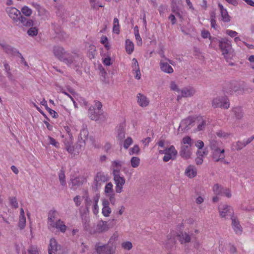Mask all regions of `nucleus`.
I'll list each match as a JSON object with an SVG mask.
<instances>
[{
	"mask_svg": "<svg viewBox=\"0 0 254 254\" xmlns=\"http://www.w3.org/2000/svg\"><path fill=\"white\" fill-rule=\"evenodd\" d=\"M53 53L56 57L59 60L63 62L68 66L73 64L76 67H79V63L82 62L78 55H73L67 53L64 49L60 46H55L53 48Z\"/></svg>",
	"mask_w": 254,
	"mask_h": 254,
	"instance_id": "f257e3e1",
	"label": "nucleus"
},
{
	"mask_svg": "<svg viewBox=\"0 0 254 254\" xmlns=\"http://www.w3.org/2000/svg\"><path fill=\"white\" fill-rule=\"evenodd\" d=\"M188 145H183L181 146L180 154L181 156L185 159H188L190 157L191 152Z\"/></svg>",
	"mask_w": 254,
	"mask_h": 254,
	"instance_id": "aec40b11",
	"label": "nucleus"
},
{
	"mask_svg": "<svg viewBox=\"0 0 254 254\" xmlns=\"http://www.w3.org/2000/svg\"><path fill=\"white\" fill-rule=\"evenodd\" d=\"M183 142L184 144V145H188L189 146H191L192 143H191V139L190 136H186L183 138Z\"/></svg>",
	"mask_w": 254,
	"mask_h": 254,
	"instance_id": "3c124183",
	"label": "nucleus"
},
{
	"mask_svg": "<svg viewBox=\"0 0 254 254\" xmlns=\"http://www.w3.org/2000/svg\"><path fill=\"white\" fill-rule=\"evenodd\" d=\"M7 77H8L9 80L11 82L13 83L15 80L14 77V76L12 75V73L10 72H8L6 73Z\"/></svg>",
	"mask_w": 254,
	"mask_h": 254,
	"instance_id": "69168bd1",
	"label": "nucleus"
},
{
	"mask_svg": "<svg viewBox=\"0 0 254 254\" xmlns=\"http://www.w3.org/2000/svg\"><path fill=\"white\" fill-rule=\"evenodd\" d=\"M109 228L107 222L101 220L97 223L94 229L90 231V233L93 234L103 233L108 231Z\"/></svg>",
	"mask_w": 254,
	"mask_h": 254,
	"instance_id": "9d476101",
	"label": "nucleus"
},
{
	"mask_svg": "<svg viewBox=\"0 0 254 254\" xmlns=\"http://www.w3.org/2000/svg\"><path fill=\"white\" fill-rule=\"evenodd\" d=\"M70 181L71 185L70 189L73 190H75L77 188L83 184L85 180L82 177H75L74 178H71Z\"/></svg>",
	"mask_w": 254,
	"mask_h": 254,
	"instance_id": "dca6fc26",
	"label": "nucleus"
},
{
	"mask_svg": "<svg viewBox=\"0 0 254 254\" xmlns=\"http://www.w3.org/2000/svg\"><path fill=\"white\" fill-rule=\"evenodd\" d=\"M195 122L193 117H189L181 121L179 129L183 131H187L194 126Z\"/></svg>",
	"mask_w": 254,
	"mask_h": 254,
	"instance_id": "39448f33",
	"label": "nucleus"
},
{
	"mask_svg": "<svg viewBox=\"0 0 254 254\" xmlns=\"http://www.w3.org/2000/svg\"><path fill=\"white\" fill-rule=\"evenodd\" d=\"M171 88L174 91H176L179 92L180 90L178 88V85L175 83V82H172L171 83Z\"/></svg>",
	"mask_w": 254,
	"mask_h": 254,
	"instance_id": "0e129e2a",
	"label": "nucleus"
},
{
	"mask_svg": "<svg viewBox=\"0 0 254 254\" xmlns=\"http://www.w3.org/2000/svg\"><path fill=\"white\" fill-rule=\"evenodd\" d=\"M28 35L31 37L37 36L38 33V29L35 25L29 28L27 32Z\"/></svg>",
	"mask_w": 254,
	"mask_h": 254,
	"instance_id": "473e14b6",
	"label": "nucleus"
},
{
	"mask_svg": "<svg viewBox=\"0 0 254 254\" xmlns=\"http://www.w3.org/2000/svg\"><path fill=\"white\" fill-rule=\"evenodd\" d=\"M105 192L107 193H114L113 185L111 183H108L105 186Z\"/></svg>",
	"mask_w": 254,
	"mask_h": 254,
	"instance_id": "c03bdc74",
	"label": "nucleus"
},
{
	"mask_svg": "<svg viewBox=\"0 0 254 254\" xmlns=\"http://www.w3.org/2000/svg\"><path fill=\"white\" fill-rule=\"evenodd\" d=\"M64 143L65 146V148L67 151L69 153H72L73 150H72V135L69 134V136L68 137L66 138L64 141Z\"/></svg>",
	"mask_w": 254,
	"mask_h": 254,
	"instance_id": "4be33fe9",
	"label": "nucleus"
},
{
	"mask_svg": "<svg viewBox=\"0 0 254 254\" xmlns=\"http://www.w3.org/2000/svg\"><path fill=\"white\" fill-rule=\"evenodd\" d=\"M26 224V219L25 217H20L19 221L18 226L20 229H23L25 226Z\"/></svg>",
	"mask_w": 254,
	"mask_h": 254,
	"instance_id": "09e8293b",
	"label": "nucleus"
},
{
	"mask_svg": "<svg viewBox=\"0 0 254 254\" xmlns=\"http://www.w3.org/2000/svg\"><path fill=\"white\" fill-rule=\"evenodd\" d=\"M48 138L49 140V144H51L58 148L60 147L59 142L57 141L54 138L50 136H48Z\"/></svg>",
	"mask_w": 254,
	"mask_h": 254,
	"instance_id": "79ce46f5",
	"label": "nucleus"
},
{
	"mask_svg": "<svg viewBox=\"0 0 254 254\" xmlns=\"http://www.w3.org/2000/svg\"><path fill=\"white\" fill-rule=\"evenodd\" d=\"M132 142V138L130 137H128L124 142V147L127 149Z\"/></svg>",
	"mask_w": 254,
	"mask_h": 254,
	"instance_id": "37998d69",
	"label": "nucleus"
},
{
	"mask_svg": "<svg viewBox=\"0 0 254 254\" xmlns=\"http://www.w3.org/2000/svg\"><path fill=\"white\" fill-rule=\"evenodd\" d=\"M195 146L199 149H200L202 148L204 146V143L201 140H198L197 142L195 143Z\"/></svg>",
	"mask_w": 254,
	"mask_h": 254,
	"instance_id": "774afa93",
	"label": "nucleus"
},
{
	"mask_svg": "<svg viewBox=\"0 0 254 254\" xmlns=\"http://www.w3.org/2000/svg\"><path fill=\"white\" fill-rule=\"evenodd\" d=\"M47 110L48 111L50 115H51L53 118H57L58 117V114L55 111L51 109L50 108H48Z\"/></svg>",
	"mask_w": 254,
	"mask_h": 254,
	"instance_id": "13d9d810",
	"label": "nucleus"
},
{
	"mask_svg": "<svg viewBox=\"0 0 254 254\" xmlns=\"http://www.w3.org/2000/svg\"><path fill=\"white\" fill-rule=\"evenodd\" d=\"M226 34L231 37H235L238 35V33L237 32L231 30H227L226 31Z\"/></svg>",
	"mask_w": 254,
	"mask_h": 254,
	"instance_id": "e2e57ef3",
	"label": "nucleus"
},
{
	"mask_svg": "<svg viewBox=\"0 0 254 254\" xmlns=\"http://www.w3.org/2000/svg\"><path fill=\"white\" fill-rule=\"evenodd\" d=\"M177 237L181 244L188 243L191 241V236L186 232H180Z\"/></svg>",
	"mask_w": 254,
	"mask_h": 254,
	"instance_id": "4468645a",
	"label": "nucleus"
},
{
	"mask_svg": "<svg viewBox=\"0 0 254 254\" xmlns=\"http://www.w3.org/2000/svg\"><path fill=\"white\" fill-rule=\"evenodd\" d=\"M212 158L216 162L222 161L225 158V150L220 148L212 152Z\"/></svg>",
	"mask_w": 254,
	"mask_h": 254,
	"instance_id": "ddd939ff",
	"label": "nucleus"
},
{
	"mask_svg": "<svg viewBox=\"0 0 254 254\" xmlns=\"http://www.w3.org/2000/svg\"><path fill=\"white\" fill-rule=\"evenodd\" d=\"M212 105L214 108H221L225 109H228L230 105L226 97H218L214 98L212 100Z\"/></svg>",
	"mask_w": 254,
	"mask_h": 254,
	"instance_id": "7ed1b4c3",
	"label": "nucleus"
},
{
	"mask_svg": "<svg viewBox=\"0 0 254 254\" xmlns=\"http://www.w3.org/2000/svg\"><path fill=\"white\" fill-rule=\"evenodd\" d=\"M111 212V209L110 207H105L102 208V213L104 216L107 217Z\"/></svg>",
	"mask_w": 254,
	"mask_h": 254,
	"instance_id": "603ef678",
	"label": "nucleus"
},
{
	"mask_svg": "<svg viewBox=\"0 0 254 254\" xmlns=\"http://www.w3.org/2000/svg\"><path fill=\"white\" fill-rule=\"evenodd\" d=\"M233 112L237 119H241L243 118L244 113L241 107H237L234 108L233 109Z\"/></svg>",
	"mask_w": 254,
	"mask_h": 254,
	"instance_id": "c85d7f7f",
	"label": "nucleus"
},
{
	"mask_svg": "<svg viewBox=\"0 0 254 254\" xmlns=\"http://www.w3.org/2000/svg\"><path fill=\"white\" fill-rule=\"evenodd\" d=\"M113 31L117 34H119L120 32L119 22L117 18H114V19Z\"/></svg>",
	"mask_w": 254,
	"mask_h": 254,
	"instance_id": "58836bf2",
	"label": "nucleus"
},
{
	"mask_svg": "<svg viewBox=\"0 0 254 254\" xmlns=\"http://www.w3.org/2000/svg\"><path fill=\"white\" fill-rule=\"evenodd\" d=\"M164 156L163 158V160L164 162H168L171 159H174L177 154V151L176 150L173 145H171L170 147L166 148L164 150Z\"/></svg>",
	"mask_w": 254,
	"mask_h": 254,
	"instance_id": "6e6552de",
	"label": "nucleus"
},
{
	"mask_svg": "<svg viewBox=\"0 0 254 254\" xmlns=\"http://www.w3.org/2000/svg\"><path fill=\"white\" fill-rule=\"evenodd\" d=\"M140 152V148L138 145H135L132 148H130L129 149V154L131 155L132 154H138Z\"/></svg>",
	"mask_w": 254,
	"mask_h": 254,
	"instance_id": "ea45409f",
	"label": "nucleus"
},
{
	"mask_svg": "<svg viewBox=\"0 0 254 254\" xmlns=\"http://www.w3.org/2000/svg\"><path fill=\"white\" fill-rule=\"evenodd\" d=\"M126 49L127 52L128 54H131L134 49L133 43L130 41L129 39H127L126 41Z\"/></svg>",
	"mask_w": 254,
	"mask_h": 254,
	"instance_id": "c756f323",
	"label": "nucleus"
},
{
	"mask_svg": "<svg viewBox=\"0 0 254 254\" xmlns=\"http://www.w3.org/2000/svg\"><path fill=\"white\" fill-rule=\"evenodd\" d=\"M122 246L124 249L127 250H130L132 247L131 243L129 241L123 243L122 244Z\"/></svg>",
	"mask_w": 254,
	"mask_h": 254,
	"instance_id": "8fccbe9b",
	"label": "nucleus"
},
{
	"mask_svg": "<svg viewBox=\"0 0 254 254\" xmlns=\"http://www.w3.org/2000/svg\"><path fill=\"white\" fill-rule=\"evenodd\" d=\"M100 71L101 75L102 77V80L105 82L106 80V76H107V72L105 71V69L102 67L100 68Z\"/></svg>",
	"mask_w": 254,
	"mask_h": 254,
	"instance_id": "6e6d98bb",
	"label": "nucleus"
},
{
	"mask_svg": "<svg viewBox=\"0 0 254 254\" xmlns=\"http://www.w3.org/2000/svg\"><path fill=\"white\" fill-rule=\"evenodd\" d=\"M113 168L120 169H121V164L119 161H114L112 162Z\"/></svg>",
	"mask_w": 254,
	"mask_h": 254,
	"instance_id": "5fc2aeb1",
	"label": "nucleus"
},
{
	"mask_svg": "<svg viewBox=\"0 0 254 254\" xmlns=\"http://www.w3.org/2000/svg\"><path fill=\"white\" fill-rule=\"evenodd\" d=\"M159 65L161 70L165 73L170 74L174 71L172 66L166 61L161 60L160 62Z\"/></svg>",
	"mask_w": 254,
	"mask_h": 254,
	"instance_id": "a211bd4d",
	"label": "nucleus"
},
{
	"mask_svg": "<svg viewBox=\"0 0 254 254\" xmlns=\"http://www.w3.org/2000/svg\"><path fill=\"white\" fill-rule=\"evenodd\" d=\"M119 139L122 140L125 138V132L123 127L120 126L117 130Z\"/></svg>",
	"mask_w": 254,
	"mask_h": 254,
	"instance_id": "e433bc0d",
	"label": "nucleus"
},
{
	"mask_svg": "<svg viewBox=\"0 0 254 254\" xmlns=\"http://www.w3.org/2000/svg\"><path fill=\"white\" fill-rule=\"evenodd\" d=\"M37 11L39 16L46 15L47 13V10L42 7H41Z\"/></svg>",
	"mask_w": 254,
	"mask_h": 254,
	"instance_id": "680f3d73",
	"label": "nucleus"
},
{
	"mask_svg": "<svg viewBox=\"0 0 254 254\" xmlns=\"http://www.w3.org/2000/svg\"><path fill=\"white\" fill-rule=\"evenodd\" d=\"M227 87H225L226 92L228 94H232L234 91L237 90V87L235 86V83H230L227 85Z\"/></svg>",
	"mask_w": 254,
	"mask_h": 254,
	"instance_id": "2f4dec72",
	"label": "nucleus"
},
{
	"mask_svg": "<svg viewBox=\"0 0 254 254\" xmlns=\"http://www.w3.org/2000/svg\"><path fill=\"white\" fill-rule=\"evenodd\" d=\"M56 210H51L48 213V222L50 227L55 223L54 220L56 218Z\"/></svg>",
	"mask_w": 254,
	"mask_h": 254,
	"instance_id": "bb28decb",
	"label": "nucleus"
},
{
	"mask_svg": "<svg viewBox=\"0 0 254 254\" xmlns=\"http://www.w3.org/2000/svg\"><path fill=\"white\" fill-rule=\"evenodd\" d=\"M29 254H38V252L36 247L31 246L28 250Z\"/></svg>",
	"mask_w": 254,
	"mask_h": 254,
	"instance_id": "4d7b16f0",
	"label": "nucleus"
},
{
	"mask_svg": "<svg viewBox=\"0 0 254 254\" xmlns=\"http://www.w3.org/2000/svg\"><path fill=\"white\" fill-rule=\"evenodd\" d=\"M6 12L14 22H18L21 15L20 11L14 7H7Z\"/></svg>",
	"mask_w": 254,
	"mask_h": 254,
	"instance_id": "423d86ee",
	"label": "nucleus"
},
{
	"mask_svg": "<svg viewBox=\"0 0 254 254\" xmlns=\"http://www.w3.org/2000/svg\"><path fill=\"white\" fill-rule=\"evenodd\" d=\"M133 71L135 69H138L139 68V65L137 60L135 58L132 59V66Z\"/></svg>",
	"mask_w": 254,
	"mask_h": 254,
	"instance_id": "bf43d9fd",
	"label": "nucleus"
},
{
	"mask_svg": "<svg viewBox=\"0 0 254 254\" xmlns=\"http://www.w3.org/2000/svg\"><path fill=\"white\" fill-rule=\"evenodd\" d=\"M22 24V26L28 28L35 25L33 20L29 19L24 15L20 16V19L18 21Z\"/></svg>",
	"mask_w": 254,
	"mask_h": 254,
	"instance_id": "6ab92c4d",
	"label": "nucleus"
},
{
	"mask_svg": "<svg viewBox=\"0 0 254 254\" xmlns=\"http://www.w3.org/2000/svg\"><path fill=\"white\" fill-rule=\"evenodd\" d=\"M134 34H135V38H136V40L137 41V45H138V46L141 45L142 43V39L139 35V31L138 30V27L137 26H136L134 28Z\"/></svg>",
	"mask_w": 254,
	"mask_h": 254,
	"instance_id": "c9c22d12",
	"label": "nucleus"
},
{
	"mask_svg": "<svg viewBox=\"0 0 254 254\" xmlns=\"http://www.w3.org/2000/svg\"><path fill=\"white\" fill-rule=\"evenodd\" d=\"M52 228H56L60 230L62 233H64L66 230L67 227L64 224V222L61 219H59L52 226Z\"/></svg>",
	"mask_w": 254,
	"mask_h": 254,
	"instance_id": "a878e982",
	"label": "nucleus"
},
{
	"mask_svg": "<svg viewBox=\"0 0 254 254\" xmlns=\"http://www.w3.org/2000/svg\"><path fill=\"white\" fill-rule=\"evenodd\" d=\"M83 134L84 136V138H86V136L87 135V131L86 130H82L80 132V139H78V141L74 144V145H72V150H73V153L72 154H78L81 150L82 148L85 145V139H83L81 137V135Z\"/></svg>",
	"mask_w": 254,
	"mask_h": 254,
	"instance_id": "20e7f679",
	"label": "nucleus"
},
{
	"mask_svg": "<svg viewBox=\"0 0 254 254\" xmlns=\"http://www.w3.org/2000/svg\"><path fill=\"white\" fill-rule=\"evenodd\" d=\"M232 226L236 234L241 235L243 231L242 227L240 224V222L236 217H232Z\"/></svg>",
	"mask_w": 254,
	"mask_h": 254,
	"instance_id": "2eb2a0df",
	"label": "nucleus"
},
{
	"mask_svg": "<svg viewBox=\"0 0 254 254\" xmlns=\"http://www.w3.org/2000/svg\"><path fill=\"white\" fill-rule=\"evenodd\" d=\"M59 178L61 185L64 186L66 185V182L65 180V173L63 170H61L59 174Z\"/></svg>",
	"mask_w": 254,
	"mask_h": 254,
	"instance_id": "72a5a7b5",
	"label": "nucleus"
},
{
	"mask_svg": "<svg viewBox=\"0 0 254 254\" xmlns=\"http://www.w3.org/2000/svg\"><path fill=\"white\" fill-rule=\"evenodd\" d=\"M207 154L208 151L206 149H204L203 151L197 150L196 152L197 156H200L202 158L204 155H206Z\"/></svg>",
	"mask_w": 254,
	"mask_h": 254,
	"instance_id": "052dcab7",
	"label": "nucleus"
},
{
	"mask_svg": "<svg viewBox=\"0 0 254 254\" xmlns=\"http://www.w3.org/2000/svg\"><path fill=\"white\" fill-rule=\"evenodd\" d=\"M96 250L98 254H114L115 249L109 245L96 247Z\"/></svg>",
	"mask_w": 254,
	"mask_h": 254,
	"instance_id": "1a4fd4ad",
	"label": "nucleus"
},
{
	"mask_svg": "<svg viewBox=\"0 0 254 254\" xmlns=\"http://www.w3.org/2000/svg\"><path fill=\"white\" fill-rule=\"evenodd\" d=\"M103 62L106 65H110L111 64V59L110 57L106 58L103 60Z\"/></svg>",
	"mask_w": 254,
	"mask_h": 254,
	"instance_id": "338daca9",
	"label": "nucleus"
},
{
	"mask_svg": "<svg viewBox=\"0 0 254 254\" xmlns=\"http://www.w3.org/2000/svg\"><path fill=\"white\" fill-rule=\"evenodd\" d=\"M0 46L2 48L4 52L11 56H16L19 52L15 48L5 43L0 42Z\"/></svg>",
	"mask_w": 254,
	"mask_h": 254,
	"instance_id": "9b49d317",
	"label": "nucleus"
},
{
	"mask_svg": "<svg viewBox=\"0 0 254 254\" xmlns=\"http://www.w3.org/2000/svg\"><path fill=\"white\" fill-rule=\"evenodd\" d=\"M182 97L192 96L195 93V89L192 87H185L181 90Z\"/></svg>",
	"mask_w": 254,
	"mask_h": 254,
	"instance_id": "5701e85b",
	"label": "nucleus"
},
{
	"mask_svg": "<svg viewBox=\"0 0 254 254\" xmlns=\"http://www.w3.org/2000/svg\"><path fill=\"white\" fill-rule=\"evenodd\" d=\"M210 147L212 152L220 148V143L215 140H211L210 142Z\"/></svg>",
	"mask_w": 254,
	"mask_h": 254,
	"instance_id": "f704fd0d",
	"label": "nucleus"
},
{
	"mask_svg": "<svg viewBox=\"0 0 254 254\" xmlns=\"http://www.w3.org/2000/svg\"><path fill=\"white\" fill-rule=\"evenodd\" d=\"M221 16L223 18V20L225 22H229L230 21V17L226 9L221 12Z\"/></svg>",
	"mask_w": 254,
	"mask_h": 254,
	"instance_id": "a19ab883",
	"label": "nucleus"
},
{
	"mask_svg": "<svg viewBox=\"0 0 254 254\" xmlns=\"http://www.w3.org/2000/svg\"><path fill=\"white\" fill-rule=\"evenodd\" d=\"M89 117L92 120L98 121L100 119V116L101 114H99V113L95 111L94 107H90L88 110Z\"/></svg>",
	"mask_w": 254,
	"mask_h": 254,
	"instance_id": "b1692460",
	"label": "nucleus"
},
{
	"mask_svg": "<svg viewBox=\"0 0 254 254\" xmlns=\"http://www.w3.org/2000/svg\"><path fill=\"white\" fill-rule=\"evenodd\" d=\"M116 184V191L120 193L122 191L123 186L125 184V179L123 177L117 176L114 179Z\"/></svg>",
	"mask_w": 254,
	"mask_h": 254,
	"instance_id": "f3484780",
	"label": "nucleus"
},
{
	"mask_svg": "<svg viewBox=\"0 0 254 254\" xmlns=\"http://www.w3.org/2000/svg\"><path fill=\"white\" fill-rule=\"evenodd\" d=\"M197 172L193 166H189L185 170V175L190 178H194L196 176Z\"/></svg>",
	"mask_w": 254,
	"mask_h": 254,
	"instance_id": "393cba45",
	"label": "nucleus"
},
{
	"mask_svg": "<svg viewBox=\"0 0 254 254\" xmlns=\"http://www.w3.org/2000/svg\"><path fill=\"white\" fill-rule=\"evenodd\" d=\"M219 46L226 61L229 62L232 53L231 42L227 39H222L221 41H219Z\"/></svg>",
	"mask_w": 254,
	"mask_h": 254,
	"instance_id": "f03ea898",
	"label": "nucleus"
},
{
	"mask_svg": "<svg viewBox=\"0 0 254 254\" xmlns=\"http://www.w3.org/2000/svg\"><path fill=\"white\" fill-rule=\"evenodd\" d=\"M9 200L10 204L12 206H13L15 208H18V204L15 197H10Z\"/></svg>",
	"mask_w": 254,
	"mask_h": 254,
	"instance_id": "de8ad7c7",
	"label": "nucleus"
},
{
	"mask_svg": "<svg viewBox=\"0 0 254 254\" xmlns=\"http://www.w3.org/2000/svg\"><path fill=\"white\" fill-rule=\"evenodd\" d=\"M197 130L200 131L203 130L205 126L206 125V121L205 120L203 119L202 117H197Z\"/></svg>",
	"mask_w": 254,
	"mask_h": 254,
	"instance_id": "cd10ccee",
	"label": "nucleus"
},
{
	"mask_svg": "<svg viewBox=\"0 0 254 254\" xmlns=\"http://www.w3.org/2000/svg\"><path fill=\"white\" fill-rule=\"evenodd\" d=\"M21 13H22L26 17H29L32 13V10L27 6H24L21 9Z\"/></svg>",
	"mask_w": 254,
	"mask_h": 254,
	"instance_id": "7c9ffc66",
	"label": "nucleus"
},
{
	"mask_svg": "<svg viewBox=\"0 0 254 254\" xmlns=\"http://www.w3.org/2000/svg\"><path fill=\"white\" fill-rule=\"evenodd\" d=\"M234 149L237 150H241L244 147L242 141H238L236 142L235 145H234Z\"/></svg>",
	"mask_w": 254,
	"mask_h": 254,
	"instance_id": "864d4df0",
	"label": "nucleus"
},
{
	"mask_svg": "<svg viewBox=\"0 0 254 254\" xmlns=\"http://www.w3.org/2000/svg\"><path fill=\"white\" fill-rule=\"evenodd\" d=\"M220 215L222 218H225L227 216H230L231 218L234 217V211L230 206L226 204L220 205L219 207Z\"/></svg>",
	"mask_w": 254,
	"mask_h": 254,
	"instance_id": "0eeeda50",
	"label": "nucleus"
},
{
	"mask_svg": "<svg viewBox=\"0 0 254 254\" xmlns=\"http://www.w3.org/2000/svg\"><path fill=\"white\" fill-rule=\"evenodd\" d=\"M130 163L133 168H136L140 164V159L137 157H132L130 159Z\"/></svg>",
	"mask_w": 254,
	"mask_h": 254,
	"instance_id": "4c0bfd02",
	"label": "nucleus"
},
{
	"mask_svg": "<svg viewBox=\"0 0 254 254\" xmlns=\"http://www.w3.org/2000/svg\"><path fill=\"white\" fill-rule=\"evenodd\" d=\"M60 250L61 246L58 244L56 240L54 238L51 239L48 248V254H56Z\"/></svg>",
	"mask_w": 254,
	"mask_h": 254,
	"instance_id": "f8f14e48",
	"label": "nucleus"
},
{
	"mask_svg": "<svg viewBox=\"0 0 254 254\" xmlns=\"http://www.w3.org/2000/svg\"><path fill=\"white\" fill-rule=\"evenodd\" d=\"M137 102L142 107H146L149 103V100L144 95L138 93L137 95Z\"/></svg>",
	"mask_w": 254,
	"mask_h": 254,
	"instance_id": "412c9836",
	"label": "nucleus"
},
{
	"mask_svg": "<svg viewBox=\"0 0 254 254\" xmlns=\"http://www.w3.org/2000/svg\"><path fill=\"white\" fill-rule=\"evenodd\" d=\"M94 107V108H96L98 110V112L99 113V114H102L103 111L101 110V108H102V104L101 102H100L99 101H95Z\"/></svg>",
	"mask_w": 254,
	"mask_h": 254,
	"instance_id": "a18cd8bd",
	"label": "nucleus"
},
{
	"mask_svg": "<svg viewBox=\"0 0 254 254\" xmlns=\"http://www.w3.org/2000/svg\"><path fill=\"white\" fill-rule=\"evenodd\" d=\"M213 190L216 194H220L222 193V188L218 184H215L213 188Z\"/></svg>",
	"mask_w": 254,
	"mask_h": 254,
	"instance_id": "49530a36",
	"label": "nucleus"
}]
</instances>
